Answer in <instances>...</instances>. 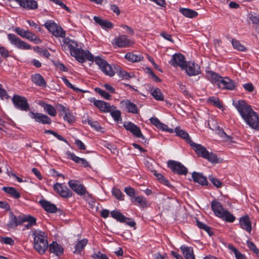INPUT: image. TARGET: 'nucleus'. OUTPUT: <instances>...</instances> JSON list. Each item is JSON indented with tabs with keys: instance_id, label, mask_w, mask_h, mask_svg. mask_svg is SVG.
Here are the masks:
<instances>
[{
	"instance_id": "obj_1",
	"label": "nucleus",
	"mask_w": 259,
	"mask_h": 259,
	"mask_svg": "<svg viewBox=\"0 0 259 259\" xmlns=\"http://www.w3.org/2000/svg\"><path fill=\"white\" fill-rule=\"evenodd\" d=\"M242 118L250 127L253 129L259 128V117L257 113L244 100L233 103Z\"/></svg>"
},
{
	"instance_id": "obj_2",
	"label": "nucleus",
	"mask_w": 259,
	"mask_h": 259,
	"mask_svg": "<svg viewBox=\"0 0 259 259\" xmlns=\"http://www.w3.org/2000/svg\"><path fill=\"white\" fill-rule=\"evenodd\" d=\"M32 234L34 236V248L39 253H44L48 248L47 237L45 233L39 230H35Z\"/></svg>"
},
{
	"instance_id": "obj_3",
	"label": "nucleus",
	"mask_w": 259,
	"mask_h": 259,
	"mask_svg": "<svg viewBox=\"0 0 259 259\" xmlns=\"http://www.w3.org/2000/svg\"><path fill=\"white\" fill-rule=\"evenodd\" d=\"M211 207L215 214L228 222H233L235 218L228 211L225 209L222 204L217 201H212L211 203Z\"/></svg>"
},
{
	"instance_id": "obj_4",
	"label": "nucleus",
	"mask_w": 259,
	"mask_h": 259,
	"mask_svg": "<svg viewBox=\"0 0 259 259\" xmlns=\"http://www.w3.org/2000/svg\"><path fill=\"white\" fill-rule=\"evenodd\" d=\"M62 47L64 50L68 48L70 51L71 55L75 58L76 56L79 55V51L80 48H78L77 42L69 37H65V36L63 37Z\"/></svg>"
},
{
	"instance_id": "obj_5",
	"label": "nucleus",
	"mask_w": 259,
	"mask_h": 259,
	"mask_svg": "<svg viewBox=\"0 0 259 259\" xmlns=\"http://www.w3.org/2000/svg\"><path fill=\"white\" fill-rule=\"evenodd\" d=\"M167 163V166L175 174L186 175L188 173L187 168L179 161L170 160Z\"/></svg>"
},
{
	"instance_id": "obj_6",
	"label": "nucleus",
	"mask_w": 259,
	"mask_h": 259,
	"mask_svg": "<svg viewBox=\"0 0 259 259\" xmlns=\"http://www.w3.org/2000/svg\"><path fill=\"white\" fill-rule=\"evenodd\" d=\"M45 26L55 36L64 37L65 35L62 28L52 20L46 22Z\"/></svg>"
},
{
	"instance_id": "obj_7",
	"label": "nucleus",
	"mask_w": 259,
	"mask_h": 259,
	"mask_svg": "<svg viewBox=\"0 0 259 259\" xmlns=\"http://www.w3.org/2000/svg\"><path fill=\"white\" fill-rule=\"evenodd\" d=\"M68 185L70 188L77 194L82 196L87 194L88 197H92L91 194L87 192L85 187L81 185L79 181L76 180H70L68 182Z\"/></svg>"
},
{
	"instance_id": "obj_8",
	"label": "nucleus",
	"mask_w": 259,
	"mask_h": 259,
	"mask_svg": "<svg viewBox=\"0 0 259 259\" xmlns=\"http://www.w3.org/2000/svg\"><path fill=\"white\" fill-rule=\"evenodd\" d=\"M182 70H185L187 74L190 76H196L201 73L199 66L193 62H186Z\"/></svg>"
},
{
	"instance_id": "obj_9",
	"label": "nucleus",
	"mask_w": 259,
	"mask_h": 259,
	"mask_svg": "<svg viewBox=\"0 0 259 259\" xmlns=\"http://www.w3.org/2000/svg\"><path fill=\"white\" fill-rule=\"evenodd\" d=\"M8 38L11 43L19 49L29 50L31 49V46L27 43L21 40L19 37L14 34H9Z\"/></svg>"
},
{
	"instance_id": "obj_10",
	"label": "nucleus",
	"mask_w": 259,
	"mask_h": 259,
	"mask_svg": "<svg viewBox=\"0 0 259 259\" xmlns=\"http://www.w3.org/2000/svg\"><path fill=\"white\" fill-rule=\"evenodd\" d=\"M15 106L21 110L27 111L29 106L26 98L19 95H14L12 99Z\"/></svg>"
},
{
	"instance_id": "obj_11",
	"label": "nucleus",
	"mask_w": 259,
	"mask_h": 259,
	"mask_svg": "<svg viewBox=\"0 0 259 259\" xmlns=\"http://www.w3.org/2000/svg\"><path fill=\"white\" fill-rule=\"evenodd\" d=\"M125 128L130 131L133 135L137 138H141L142 142H145L146 140L144 136L142 135L140 128L131 122H125L123 124Z\"/></svg>"
},
{
	"instance_id": "obj_12",
	"label": "nucleus",
	"mask_w": 259,
	"mask_h": 259,
	"mask_svg": "<svg viewBox=\"0 0 259 259\" xmlns=\"http://www.w3.org/2000/svg\"><path fill=\"white\" fill-rule=\"evenodd\" d=\"M54 190L63 198L72 196V192L65 185L57 183L54 185Z\"/></svg>"
},
{
	"instance_id": "obj_13",
	"label": "nucleus",
	"mask_w": 259,
	"mask_h": 259,
	"mask_svg": "<svg viewBox=\"0 0 259 259\" xmlns=\"http://www.w3.org/2000/svg\"><path fill=\"white\" fill-rule=\"evenodd\" d=\"M113 41L114 42L113 44L119 48L128 47L133 44V42L129 39L127 36L125 35L115 37Z\"/></svg>"
},
{
	"instance_id": "obj_14",
	"label": "nucleus",
	"mask_w": 259,
	"mask_h": 259,
	"mask_svg": "<svg viewBox=\"0 0 259 259\" xmlns=\"http://www.w3.org/2000/svg\"><path fill=\"white\" fill-rule=\"evenodd\" d=\"M29 114L30 117L34 119L36 122L42 124H50L51 123V119L46 115L32 111L30 112Z\"/></svg>"
},
{
	"instance_id": "obj_15",
	"label": "nucleus",
	"mask_w": 259,
	"mask_h": 259,
	"mask_svg": "<svg viewBox=\"0 0 259 259\" xmlns=\"http://www.w3.org/2000/svg\"><path fill=\"white\" fill-rule=\"evenodd\" d=\"M185 57L181 54H175L172 56L171 60L169 61V64L174 67H180L181 69L183 68L184 65L186 61L185 60Z\"/></svg>"
},
{
	"instance_id": "obj_16",
	"label": "nucleus",
	"mask_w": 259,
	"mask_h": 259,
	"mask_svg": "<svg viewBox=\"0 0 259 259\" xmlns=\"http://www.w3.org/2000/svg\"><path fill=\"white\" fill-rule=\"evenodd\" d=\"M79 55L76 56V59L80 63H83L85 59L90 61H93L94 57L93 55L88 51H84L80 48Z\"/></svg>"
},
{
	"instance_id": "obj_17",
	"label": "nucleus",
	"mask_w": 259,
	"mask_h": 259,
	"mask_svg": "<svg viewBox=\"0 0 259 259\" xmlns=\"http://www.w3.org/2000/svg\"><path fill=\"white\" fill-rule=\"evenodd\" d=\"M190 145L192 147L198 156L204 158L208 151L204 147L200 144H196L193 141L190 142Z\"/></svg>"
},
{
	"instance_id": "obj_18",
	"label": "nucleus",
	"mask_w": 259,
	"mask_h": 259,
	"mask_svg": "<svg viewBox=\"0 0 259 259\" xmlns=\"http://www.w3.org/2000/svg\"><path fill=\"white\" fill-rule=\"evenodd\" d=\"M220 88L232 90L234 89L235 85L233 80L228 77H223L218 86Z\"/></svg>"
},
{
	"instance_id": "obj_19",
	"label": "nucleus",
	"mask_w": 259,
	"mask_h": 259,
	"mask_svg": "<svg viewBox=\"0 0 259 259\" xmlns=\"http://www.w3.org/2000/svg\"><path fill=\"white\" fill-rule=\"evenodd\" d=\"M19 5L28 10H35L38 8V5L35 0H18Z\"/></svg>"
},
{
	"instance_id": "obj_20",
	"label": "nucleus",
	"mask_w": 259,
	"mask_h": 259,
	"mask_svg": "<svg viewBox=\"0 0 259 259\" xmlns=\"http://www.w3.org/2000/svg\"><path fill=\"white\" fill-rule=\"evenodd\" d=\"M66 155L76 163L81 164L84 167L89 166V163L85 159L76 156L73 153L68 151L66 152Z\"/></svg>"
},
{
	"instance_id": "obj_21",
	"label": "nucleus",
	"mask_w": 259,
	"mask_h": 259,
	"mask_svg": "<svg viewBox=\"0 0 259 259\" xmlns=\"http://www.w3.org/2000/svg\"><path fill=\"white\" fill-rule=\"evenodd\" d=\"M240 225L242 229L246 230L249 233L251 231V223L248 216H244L240 219Z\"/></svg>"
},
{
	"instance_id": "obj_22",
	"label": "nucleus",
	"mask_w": 259,
	"mask_h": 259,
	"mask_svg": "<svg viewBox=\"0 0 259 259\" xmlns=\"http://www.w3.org/2000/svg\"><path fill=\"white\" fill-rule=\"evenodd\" d=\"M120 104L122 106H124L128 112L132 113H138V110L137 105L129 100H122L120 102Z\"/></svg>"
},
{
	"instance_id": "obj_23",
	"label": "nucleus",
	"mask_w": 259,
	"mask_h": 259,
	"mask_svg": "<svg viewBox=\"0 0 259 259\" xmlns=\"http://www.w3.org/2000/svg\"><path fill=\"white\" fill-rule=\"evenodd\" d=\"M94 104L101 111L104 112H108L111 111V108L112 107L108 103L101 100H95Z\"/></svg>"
},
{
	"instance_id": "obj_24",
	"label": "nucleus",
	"mask_w": 259,
	"mask_h": 259,
	"mask_svg": "<svg viewBox=\"0 0 259 259\" xmlns=\"http://www.w3.org/2000/svg\"><path fill=\"white\" fill-rule=\"evenodd\" d=\"M23 223L27 222V223L24 225L25 228L23 230L31 229L33 226L36 225V219L31 215H25L22 218Z\"/></svg>"
},
{
	"instance_id": "obj_25",
	"label": "nucleus",
	"mask_w": 259,
	"mask_h": 259,
	"mask_svg": "<svg viewBox=\"0 0 259 259\" xmlns=\"http://www.w3.org/2000/svg\"><path fill=\"white\" fill-rule=\"evenodd\" d=\"M32 81L36 85L39 87H46L47 83L44 77L39 73H36L31 76Z\"/></svg>"
},
{
	"instance_id": "obj_26",
	"label": "nucleus",
	"mask_w": 259,
	"mask_h": 259,
	"mask_svg": "<svg viewBox=\"0 0 259 259\" xmlns=\"http://www.w3.org/2000/svg\"><path fill=\"white\" fill-rule=\"evenodd\" d=\"M40 203L44 209L47 212L55 213L57 211V208L56 205L46 200H41Z\"/></svg>"
},
{
	"instance_id": "obj_27",
	"label": "nucleus",
	"mask_w": 259,
	"mask_h": 259,
	"mask_svg": "<svg viewBox=\"0 0 259 259\" xmlns=\"http://www.w3.org/2000/svg\"><path fill=\"white\" fill-rule=\"evenodd\" d=\"M206 73L207 77L212 83L216 84L218 86L220 84L223 77L212 71H208Z\"/></svg>"
},
{
	"instance_id": "obj_28",
	"label": "nucleus",
	"mask_w": 259,
	"mask_h": 259,
	"mask_svg": "<svg viewBox=\"0 0 259 259\" xmlns=\"http://www.w3.org/2000/svg\"><path fill=\"white\" fill-rule=\"evenodd\" d=\"M49 250L51 252L54 253L57 256L63 254V248L56 242H53L49 246Z\"/></svg>"
},
{
	"instance_id": "obj_29",
	"label": "nucleus",
	"mask_w": 259,
	"mask_h": 259,
	"mask_svg": "<svg viewBox=\"0 0 259 259\" xmlns=\"http://www.w3.org/2000/svg\"><path fill=\"white\" fill-rule=\"evenodd\" d=\"M22 216L16 217L15 215L12 214L10 218V221L8 226L9 228H13L17 227L18 225L23 224Z\"/></svg>"
},
{
	"instance_id": "obj_30",
	"label": "nucleus",
	"mask_w": 259,
	"mask_h": 259,
	"mask_svg": "<svg viewBox=\"0 0 259 259\" xmlns=\"http://www.w3.org/2000/svg\"><path fill=\"white\" fill-rule=\"evenodd\" d=\"M192 176L193 181L195 182L198 183L202 185H207L206 178L205 177L203 176L202 174L194 172H193Z\"/></svg>"
},
{
	"instance_id": "obj_31",
	"label": "nucleus",
	"mask_w": 259,
	"mask_h": 259,
	"mask_svg": "<svg viewBox=\"0 0 259 259\" xmlns=\"http://www.w3.org/2000/svg\"><path fill=\"white\" fill-rule=\"evenodd\" d=\"M186 259H195L193 249L191 247L182 246L180 247Z\"/></svg>"
},
{
	"instance_id": "obj_32",
	"label": "nucleus",
	"mask_w": 259,
	"mask_h": 259,
	"mask_svg": "<svg viewBox=\"0 0 259 259\" xmlns=\"http://www.w3.org/2000/svg\"><path fill=\"white\" fill-rule=\"evenodd\" d=\"M115 70L118 71L117 68L114 67V68L107 63L101 69V70L107 75L113 76L115 73Z\"/></svg>"
},
{
	"instance_id": "obj_33",
	"label": "nucleus",
	"mask_w": 259,
	"mask_h": 259,
	"mask_svg": "<svg viewBox=\"0 0 259 259\" xmlns=\"http://www.w3.org/2000/svg\"><path fill=\"white\" fill-rule=\"evenodd\" d=\"M180 11L185 17L190 18L196 17L198 15L197 12L190 9L181 8Z\"/></svg>"
},
{
	"instance_id": "obj_34",
	"label": "nucleus",
	"mask_w": 259,
	"mask_h": 259,
	"mask_svg": "<svg viewBox=\"0 0 259 259\" xmlns=\"http://www.w3.org/2000/svg\"><path fill=\"white\" fill-rule=\"evenodd\" d=\"M94 20L95 21L101 26L103 28H110L112 27V24L111 22L107 20L101 19L100 17L94 16Z\"/></svg>"
},
{
	"instance_id": "obj_35",
	"label": "nucleus",
	"mask_w": 259,
	"mask_h": 259,
	"mask_svg": "<svg viewBox=\"0 0 259 259\" xmlns=\"http://www.w3.org/2000/svg\"><path fill=\"white\" fill-rule=\"evenodd\" d=\"M175 132L177 136L181 137L186 140V142L190 144V142L192 141L188 134L179 127L175 128Z\"/></svg>"
},
{
	"instance_id": "obj_36",
	"label": "nucleus",
	"mask_w": 259,
	"mask_h": 259,
	"mask_svg": "<svg viewBox=\"0 0 259 259\" xmlns=\"http://www.w3.org/2000/svg\"><path fill=\"white\" fill-rule=\"evenodd\" d=\"M116 107L112 106L111 108L110 112L111 116L113 118L115 121L117 122L121 121L122 120L121 116V112L119 110H115Z\"/></svg>"
},
{
	"instance_id": "obj_37",
	"label": "nucleus",
	"mask_w": 259,
	"mask_h": 259,
	"mask_svg": "<svg viewBox=\"0 0 259 259\" xmlns=\"http://www.w3.org/2000/svg\"><path fill=\"white\" fill-rule=\"evenodd\" d=\"M87 243L88 240L86 239H83L81 240L78 241L75 245V249L74 251V253L76 254L79 253L84 248Z\"/></svg>"
},
{
	"instance_id": "obj_38",
	"label": "nucleus",
	"mask_w": 259,
	"mask_h": 259,
	"mask_svg": "<svg viewBox=\"0 0 259 259\" xmlns=\"http://www.w3.org/2000/svg\"><path fill=\"white\" fill-rule=\"evenodd\" d=\"M3 190L6 193L10 194L15 198H19L20 197V193L17 191L15 188L13 187H6L3 188Z\"/></svg>"
},
{
	"instance_id": "obj_39",
	"label": "nucleus",
	"mask_w": 259,
	"mask_h": 259,
	"mask_svg": "<svg viewBox=\"0 0 259 259\" xmlns=\"http://www.w3.org/2000/svg\"><path fill=\"white\" fill-rule=\"evenodd\" d=\"M125 58L127 60L134 62L140 61L143 59V57L141 55H136L132 53H127Z\"/></svg>"
},
{
	"instance_id": "obj_40",
	"label": "nucleus",
	"mask_w": 259,
	"mask_h": 259,
	"mask_svg": "<svg viewBox=\"0 0 259 259\" xmlns=\"http://www.w3.org/2000/svg\"><path fill=\"white\" fill-rule=\"evenodd\" d=\"M24 38H27L29 40L33 41L36 44H38L41 42L40 39L36 35L27 30H26L25 32Z\"/></svg>"
},
{
	"instance_id": "obj_41",
	"label": "nucleus",
	"mask_w": 259,
	"mask_h": 259,
	"mask_svg": "<svg viewBox=\"0 0 259 259\" xmlns=\"http://www.w3.org/2000/svg\"><path fill=\"white\" fill-rule=\"evenodd\" d=\"M132 201L137 202L140 206H142L143 207H146L147 206V201L146 199L143 196H138L135 197L134 198V200L133 199H132Z\"/></svg>"
},
{
	"instance_id": "obj_42",
	"label": "nucleus",
	"mask_w": 259,
	"mask_h": 259,
	"mask_svg": "<svg viewBox=\"0 0 259 259\" xmlns=\"http://www.w3.org/2000/svg\"><path fill=\"white\" fill-rule=\"evenodd\" d=\"M232 44L234 49L238 51H245L246 50V47L236 39H232Z\"/></svg>"
},
{
	"instance_id": "obj_43",
	"label": "nucleus",
	"mask_w": 259,
	"mask_h": 259,
	"mask_svg": "<svg viewBox=\"0 0 259 259\" xmlns=\"http://www.w3.org/2000/svg\"><path fill=\"white\" fill-rule=\"evenodd\" d=\"M153 97L157 100L163 101V96L160 89L158 88L154 89L151 92Z\"/></svg>"
},
{
	"instance_id": "obj_44",
	"label": "nucleus",
	"mask_w": 259,
	"mask_h": 259,
	"mask_svg": "<svg viewBox=\"0 0 259 259\" xmlns=\"http://www.w3.org/2000/svg\"><path fill=\"white\" fill-rule=\"evenodd\" d=\"M196 224L198 227H199L201 229L204 230L205 231H206L209 235H211L212 234V232L211 231V228L205 224L204 223H203L197 220L196 221Z\"/></svg>"
},
{
	"instance_id": "obj_45",
	"label": "nucleus",
	"mask_w": 259,
	"mask_h": 259,
	"mask_svg": "<svg viewBox=\"0 0 259 259\" xmlns=\"http://www.w3.org/2000/svg\"><path fill=\"white\" fill-rule=\"evenodd\" d=\"M111 215L113 218L120 222H125V220L126 219V217L117 211H111Z\"/></svg>"
},
{
	"instance_id": "obj_46",
	"label": "nucleus",
	"mask_w": 259,
	"mask_h": 259,
	"mask_svg": "<svg viewBox=\"0 0 259 259\" xmlns=\"http://www.w3.org/2000/svg\"><path fill=\"white\" fill-rule=\"evenodd\" d=\"M45 111L52 116L56 115L57 112L55 108L50 105L47 104L44 107Z\"/></svg>"
},
{
	"instance_id": "obj_47",
	"label": "nucleus",
	"mask_w": 259,
	"mask_h": 259,
	"mask_svg": "<svg viewBox=\"0 0 259 259\" xmlns=\"http://www.w3.org/2000/svg\"><path fill=\"white\" fill-rule=\"evenodd\" d=\"M112 193L117 199L119 200H123L124 199V195L119 189L116 188H113Z\"/></svg>"
},
{
	"instance_id": "obj_48",
	"label": "nucleus",
	"mask_w": 259,
	"mask_h": 259,
	"mask_svg": "<svg viewBox=\"0 0 259 259\" xmlns=\"http://www.w3.org/2000/svg\"><path fill=\"white\" fill-rule=\"evenodd\" d=\"M204 158L207 159L208 161L212 163L218 162V158L217 155L213 153H209L208 151H207Z\"/></svg>"
},
{
	"instance_id": "obj_49",
	"label": "nucleus",
	"mask_w": 259,
	"mask_h": 259,
	"mask_svg": "<svg viewBox=\"0 0 259 259\" xmlns=\"http://www.w3.org/2000/svg\"><path fill=\"white\" fill-rule=\"evenodd\" d=\"M218 135H220V137L222 138V139L226 141L227 142H232V138L227 135L223 129L218 128Z\"/></svg>"
},
{
	"instance_id": "obj_50",
	"label": "nucleus",
	"mask_w": 259,
	"mask_h": 259,
	"mask_svg": "<svg viewBox=\"0 0 259 259\" xmlns=\"http://www.w3.org/2000/svg\"><path fill=\"white\" fill-rule=\"evenodd\" d=\"M62 80L64 82V83L69 88H71L72 89V90H73L74 91H76V92H82V93H84V92H85V91H83L82 90H80V89H79L78 88H76L75 87H74L69 81V80L65 77H63L62 78Z\"/></svg>"
},
{
	"instance_id": "obj_51",
	"label": "nucleus",
	"mask_w": 259,
	"mask_h": 259,
	"mask_svg": "<svg viewBox=\"0 0 259 259\" xmlns=\"http://www.w3.org/2000/svg\"><path fill=\"white\" fill-rule=\"evenodd\" d=\"M208 101L219 108H221L222 107V105L218 98L211 97L208 99Z\"/></svg>"
},
{
	"instance_id": "obj_52",
	"label": "nucleus",
	"mask_w": 259,
	"mask_h": 259,
	"mask_svg": "<svg viewBox=\"0 0 259 259\" xmlns=\"http://www.w3.org/2000/svg\"><path fill=\"white\" fill-rule=\"evenodd\" d=\"M210 181L217 187L221 188L222 186V183L218 179L213 177L212 176L209 177Z\"/></svg>"
},
{
	"instance_id": "obj_53",
	"label": "nucleus",
	"mask_w": 259,
	"mask_h": 259,
	"mask_svg": "<svg viewBox=\"0 0 259 259\" xmlns=\"http://www.w3.org/2000/svg\"><path fill=\"white\" fill-rule=\"evenodd\" d=\"M45 133L46 134H52L55 137H56L58 139H59V140L60 141H62L66 143H68L67 141L62 136L59 135L58 134H57V133L53 131H51V130H46L45 131Z\"/></svg>"
},
{
	"instance_id": "obj_54",
	"label": "nucleus",
	"mask_w": 259,
	"mask_h": 259,
	"mask_svg": "<svg viewBox=\"0 0 259 259\" xmlns=\"http://www.w3.org/2000/svg\"><path fill=\"white\" fill-rule=\"evenodd\" d=\"M88 123L92 127L94 128L97 131H100L102 128L97 121H93L92 119H88Z\"/></svg>"
},
{
	"instance_id": "obj_55",
	"label": "nucleus",
	"mask_w": 259,
	"mask_h": 259,
	"mask_svg": "<svg viewBox=\"0 0 259 259\" xmlns=\"http://www.w3.org/2000/svg\"><path fill=\"white\" fill-rule=\"evenodd\" d=\"M249 19L256 27H259V16L256 15L250 14Z\"/></svg>"
},
{
	"instance_id": "obj_56",
	"label": "nucleus",
	"mask_w": 259,
	"mask_h": 259,
	"mask_svg": "<svg viewBox=\"0 0 259 259\" xmlns=\"http://www.w3.org/2000/svg\"><path fill=\"white\" fill-rule=\"evenodd\" d=\"M95 63L99 66L101 69L103 66L107 63V62L99 57H96L95 59Z\"/></svg>"
},
{
	"instance_id": "obj_57",
	"label": "nucleus",
	"mask_w": 259,
	"mask_h": 259,
	"mask_svg": "<svg viewBox=\"0 0 259 259\" xmlns=\"http://www.w3.org/2000/svg\"><path fill=\"white\" fill-rule=\"evenodd\" d=\"M92 257L94 259H108L107 256L105 254L102 253L100 251L94 253L92 255Z\"/></svg>"
},
{
	"instance_id": "obj_58",
	"label": "nucleus",
	"mask_w": 259,
	"mask_h": 259,
	"mask_svg": "<svg viewBox=\"0 0 259 259\" xmlns=\"http://www.w3.org/2000/svg\"><path fill=\"white\" fill-rule=\"evenodd\" d=\"M125 193L131 197H133L135 195V191L134 188L128 187L124 188Z\"/></svg>"
},
{
	"instance_id": "obj_59",
	"label": "nucleus",
	"mask_w": 259,
	"mask_h": 259,
	"mask_svg": "<svg viewBox=\"0 0 259 259\" xmlns=\"http://www.w3.org/2000/svg\"><path fill=\"white\" fill-rule=\"evenodd\" d=\"M64 119L67 121L69 123H72L75 120V117L73 115L67 112L64 114Z\"/></svg>"
},
{
	"instance_id": "obj_60",
	"label": "nucleus",
	"mask_w": 259,
	"mask_h": 259,
	"mask_svg": "<svg viewBox=\"0 0 259 259\" xmlns=\"http://www.w3.org/2000/svg\"><path fill=\"white\" fill-rule=\"evenodd\" d=\"M1 241L6 244L9 245H13L14 241V240L10 237H2Z\"/></svg>"
},
{
	"instance_id": "obj_61",
	"label": "nucleus",
	"mask_w": 259,
	"mask_h": 259,
	"mask_svg": "<svg viewBox=\"0 0 259 259\" xmlns=\"http://www.w3.org/2000/svg\"><path fill=\"white\" fill-rule=\"evenodd\" d=\"M158 128H159L163 131H166L170 133H173L174 132V131L172 128H170L168 127V126L164 124V123H162L161 122L160 125L158 127Z\"/></svg>"
},
{
	"instance_id": "obj_62",
	"label": "nucleus",
	"mask_w": 259,
	"mask_h": 259,
	"mask_svg": "<svg viewBox=\"0 0 259 259\" xmlns=\"http://www.w3.org/2000/svg\"><path fill=\"white\" fill-rule=\"evenodd\" d=\"M54 3L56 4L57 5H59L62 8L65 9L66 11H68V12H70V9L64 4L60 0H51Z\"/></svg>"
},
{
	"instance_id": "obj_63",
	"label": "nucleus",
	"mask_w": 259,
	"mask_h": 259,
	"mask_svg": "<svg viewBox=\"0 0 259 259\" xmlns=\"http://www.w3.org/2000/svg\"><path fill=\"white\" fill-rule=\"evenodd\" d=\"M118 75L125 79H128L130 78L129 74L125 71L119 70L118 71Z\"/></svg>"
},
{
	"instance_id": "obj_64",
	"label": "nucleus",
	"mask_w": 259,
	"mask_h": 259,
	"mask_svg": "<svg viewBox=\"0 0 259 259\" xmlns=\"http://www.w3.org/2000/svg\"><path fill=\"white\" fill-rule=\"evenodd\" d=\"M150 120L151 123L157 128L160 125L161 122L157 118L152 117L150 119Z\"/></svg>"
}]
</instances>
